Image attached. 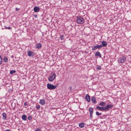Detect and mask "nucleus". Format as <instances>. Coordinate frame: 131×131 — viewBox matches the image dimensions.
Wrapping results in <instances>:
<instances>
[{"instance_id":"nucleus-31","label":"nucleus","mask_w":131,"mask_h":131,"mask_svg":"<svg viewBox=\"0 0 131 131\" xmlns=\"http://www.w3.org/2000/svg\"><path fill=\"white\" fill-rule=\"evenodd\" d=\"M16 11H18L19 10V9L17 8H16Z\"/></svg>"},{"instance_id":"nucleus-11","label":"nucleus","mask_w":131,"mask_h":131,"mask_svg":"<svg viewBox=\"0 0 131 131\" xmlns=\"http://www.w3.org/2000/svg\"><path fill=\"white\" fill-rule=\"evenodd\" d=\"M45 101L43 99L40 100L39 103L42 105H43L45 104Z\"/></svg>"},{"instance_id":"nucleus-35","label":"nucleus","mask_w":131,"mask_h":131,"mask_svg":"<svg viewBox=\"0 0 131 131\" xmlns=\"http://www.w3.org/2000/svg\"><path fill=\"white\" fill-rule=\"evenodd\" d=\"M70 6H69V5H68L67 6V7H69Z\"/></svg>"},{"instance_id":"nucleus-2","label":"nucleus","mask_w":131,"mask_h":131,"mask_svg":"<svg viewBox=\"0 0 131 131\" xmlns=\"http://www.w3.org/2000/svg\"><path fill=\"white\" fill-rule=\"evenodd\" d=\"M77 22L79 24H82L84 23V20L83 18L80 16H78L76 19Z\"/></svg>"},{"instance_id":"nucleus-5","label":"nucleus","mask_w":131,"mask_h":131,"mask_svg":"<svg viewBox=\"0 0 131 131\" xmlns=\"http://www.w3.org/2000/svg\"><path fill=\"white\" fill-rule=\"evenodd\" d=\"M126 58L124 56H122L120 57L118 60V62L120 63H123L126 60Z\"/></svg>"},{"instance_id":"nucleus-15","label":"nucleus","mask_w":131,"mask_h":131,"mask_svg":"<svg viewBox=\"0 0 131 131\" xmlns=\"http://www.w3.org/2000/svg\"><path fill=\"white\" fill-rule=\"evenodd\" d=\"M22 119L23 120H26L27 119V117L26 115L25 114L23 115L22 116Z\"/></svg>"},{"instance_id":"nucleus-6","label":"nucleus","mask_w":131,"mask_h":131,"mask_svg":"<svg viewBox=\"0 0 131 131\" xmlns=\"http://www.w3.org/2000/svg\"><path fill=\"white\" fill-rule=\"evenodd\" d=\"M94 110L93 108L91 107H89V112L90 113V117L91 118L92 117V114L93 113Z\"/></svg>"},{"instance_id":"nucleus-30","label":"nucleus","mask_w":131,"mask_h":131,"mask_svg":"<svg viewBox=\"0 0 131 131\" xmlns=\"http://www.w3.org/2000/svg\"><path fill=\"white\" fill-rule=\"evenodd\" d=\"M5 27V28L6 29H11V27Z\"/></svg>"},{"instance_id":"nucleus-14","label":"nucleus","mask_w":131,"mask_h":131,"mask_svg":"<svg viewBox=\"0 0 131 131\" xmlns=\"http://www.w3.org/2000/svg\"><path fill=\"white\" fill-rule=\"evenodd\" d=\"M34 52L31 51H28V56H34Z\"/></svg>"},{"instance_id":"nucleus-23","label":"nucleus","mask_w":131,"mask_h":131,"mask_svg":"<svg viewBox=\"0 0 131 131\" xmlns=\"http://www.w3.org/2000/svg\"><path fill=\"white\" fill-rule=\"evenodd\" d=\"M35 131H41V128L40 127H38L35 130Z\"/></svg>"},{"instance_id":"nucleus-3","label":"nucleus","mask_w":131,"mask_h":131,"mask_svg":"<svg viewBox=\"0 0 131 131\" xmlns=\"http://www.w3.org/2000/svg\"><path fill=\"white\" fill-rule=\"evenodd\" d=\"M57 87V85H54L49 83L47 85V88L50 90H54Z\"/></svg>"},{"instance_id":"nucleus-28","label":"nucleus","mask_w":131,"mask_h":131,"mask_svg":"<svg viewBox=\"0 0 131 131\" xmlns=\"http://www.w3.org/2000/svg\"><path fill=\"white\" fill-rule=\"evenodd\" d=\"M24 105L25 106H26L27 105V102H25L24 103Z\"/></svg>"},{"instance_id":"nucleus-33","label":"nucleus","mask_w":131,"mask_h":131,"mask_svg":"<svg viewBox=\"0 0 131 131\" xmlns=\"http://www.w3.org/2000/svg\"><path fill=\"white\" fill-rule=\"evenodd\" d=\"M34 16L36 18L37 17V15H36L35 16Z\"/></svg>"},{"instance_id":"nucleus-8","label":"nucleus","mask_w":131,"mask_h":131,"mask_svg":"<svg viewBox=\"0 0 131 131\" xmlns=\"http://www.w3.org/2000/svg\"><path fill=\"white\" fill-rule=\"evenodd\" d=\"M101 48V45H96L92 47V49L93 50H95L96 49L98 48L100 49Z\"/></svg>"},{"instance_id":"nucleus-12","label":"nucleus","mask_w":131,"mask_h":131,"mask_svg":"<svg viewBox=\"0 0 131 131\" xmlns=\"http://www.w3.org/2000/svg\"><path fill=\"white\" fill-rule=\"evenodd\" d=\"M91 100L94 103H97L95 98L94 96L91 97Z\"/></svg>"},{"instance_id":"nucleus-13","label":"nucleus","mask_w":131,"mask_h":131,"mask_svg":"<svg viewBox=\"0 0 131 131\" xmlns=\"http://www.w3.org/2000/svg\"><path fill=\"white\" fill-rule=\"evenodd\" d=\"M95 56L96 57L99 56L100 58H101V54L99 51H97L95 53Z\"/></svg>"},{"instance_id":"nucleus-20","label":"nucleus","mask_w":131,"mask_h":131,"mask_svg":"<svg viewBox=\"0 0 131 131\" xmlns=\"http://www.w3.org/2000/svg\"><path fill=\"white\" fill-rule=\"evenodd\" d=\"M16 72V71L14 70H11L10 71V74H13V73H15Z\"/></svg>"},{"instance_id":"nucleus-29","label":"nucleus","mask_w":131,"mask_h":131,"mask_svg":"<svg viewBox=\"0 0 131 131\" xmlns=\"http://www.w3.org/2000/svg\"><path fill=\"white\" fill-rule=\"evenodd\" d=\"M63 35H62L60 37V38H61V40H63Z\"/></svg>"},{"instance_id":"nucleus-17","label":"nucleus","mask_w":131,"mask_h":131,"mask_svg":"<svg viewBox=\"0 0 131 131\" xmlns=\"http://www.w3.org/2000/svg\"><path fill=\"white\" fill-rule=\"evenodd\" d=\"M36 48L38 49H40L42 45L40 43H38L36 45Z\"/></svg>"},{"instance_id":"nucleus-9","label":"nucleus","mask_w":131,"mask_h":131,"mask_svg":"<svg viewBox=\"0 0 131 131\" xmlns=\"http://www.w3.org/2000/svg\"><path fill=\"white\" fill-rule=\"evenodd\" d=\"M85 99L88 102H89L90 101V96L88 94H87L86 95Z\"/></svg>"},{"instance_id":"nucleus-21","label":"nucleus","mask_w":131,"mask_h":131,"mask_svg":"<svg viewBox=\"0 0 131 131\" xmlns=\"http://www.w3.org/2000/svg\"><path fill=\"white\" fill-rule=\"evenodd\" d=\"M96 114L99 117L100 116L99 115H101L102 114L101 113H99L98 112H96Z\"/></svg>"},{"instance_id":"nucleus-4","label":"nucleus","mask_w":131,"mask_h":131,"mask_svg":"<svg viewBox=\"0 0 131 131\" xmlns=\"http://www.w3.org/2000/svg\"><path fill=\"white\" fill-rule=\"evenodd\" d=\"M56 74L54 73H52L49 78L48 80L50 81H53L55 78Z\"/></svg>"},{"instance_id":"nucleus-32","label":"nucleus","mask_w":131,"mask_h":131,"mask_svg":"<svg viewBox=\"0 0 131 131\" xmlns=\"http://www.w3.org/2000/svg\"><path fill=\"white\" fill-rule=\"evenodd\" d=\"M11 58H13L14 57V56L13 55H12L11 57Z\"/></svg>"},{"instance_id":"nucleus-25","label":"nucleus","mask_w":131,"mask_h":131,"mask_svg":"<svg viewBox=\"0 0 131 131\" xmlns=\"http://www.w3.org/2000/svg\"><path fill=\"white\" fill-rule=\"evenodd\" d=\"M40 108V106L39 105H38L36 106V108L37 110H39Z\"/></svg>"},{"instance_id":"nucleus-18","label":"nucleus","mask_w":131,"mask_h":131,"mask_svg":"<svg viewBox=\"0 0 131 131\" xmlns=\"http://www.w3.org/2000/svg\"><path fill=\"white\" fill-rule=\"evenodd\" d=\"M2 115L3 116V119H6L7 118V116L6 113H3L2 114Z\"/></svg>"},{"instance_id":"nucleus-1","label":"nucleus","mask_w":131,"mask_h":131,"mask_svg":"<svg viewBox=\"0 0 131 131\" xmlns=\"http://www.w3.org/2000/svg\"><path fill=\"white\" fill-rule=\"evenodd\" d=\"M106 103L105 102H101L99 104V105L101 106L100 107L97 106L96 107V108L98 110L101 111L106 112L109 111L113 107V105L111 104H107L105 107L104 106L105 105Z\"/></svg>"},{"instance_id":"nucleus-34","label":"nucleus","mask_w":131,"mask_h":131,"mask_svg":"<svg viewBox=\"0 0 131 131\" xmlns=\"http://www.w3.org/2000/svg\"><path fill=\"white\" fill-rule=\"evenodd\" d=\"M5 131H10V130H9L7 129Z\"/></svg>"},{"instance_id":"nucleus-27","label":"nucleus","mask_w":131,"mask_h":131,"mask_svg":"<svg viewBox=\"0 0 131 131\" xmlns=\"http://www.w3.org/2000/svg\"><path fill=\"white\" fill-rule=\"evenodd\" d=\"M32 118V117L31 116H29L28 117V119L29 120H30Z\"/></svg>"},{"instance_id":"nucleus-36","label":"nucleus","mask_w":131,"mask_h":131,"mask_svg":"<svg viewBox=\"0 0 131 131\" xmlns=\"http://www.w3.org/2000/svg\"><path fill=\"white\" fill-rule=\"evenodd\" d=\"M69 126H70V127L71 126V125Z\"/></svg>"},{"instance_id":"nucleus-26","label":"nucleus","mask_w":131,"mask_h":131,"mask_svg":"<svg viewBox=\"0 0 131 131\" xmlns=\"http://www.w3.org/2000/svg\"><path fill=\"white\" fill-rule=\"evenodd\" d=\"M71 87L70 86L69 88V89L67 90V92L68 93L69 92H70L71 90Z\"/></svg>"},{"instance_id":"nucleus-19","label":"nucleus","mask_w":131,"mask_h":131,"mask_svg":"<svg viewBox=\"0 0 131 131\" xmlns=\"http://www.w3.org/2000/svg\"><path fill=\"white\" fill-rule=\"evenodd\" d=\"M3 61L4 62H7L8 59L6 57H5L3 58Z\"/></svg>"},{"instance_id":"nucleus-10","label":"nucleus","mask_w":131,"mask_h":131,"mask_svg":"<svg viewBox=\"0 0 131 131\" xmlns=\"http://www.w3.org/2000/svg\"><path fill=\"white\" fill-rule=\"evenodd\" d=\"M40 9L39 8L37 7H35L34 8V10L35 12H38L39 11Z\"/></svg>"},{"instance_id":"nucleus-24","label":"nucleus","mask_w":131,"mask_h":131,"mask_svg":"<svg viewBox=\"0 0 131 131\" xmlns=\"http://www.w3.org/2000/svg\"><path fill=\"white\" fill-rule=\"evenodd\" d=\"M2 58L1 56H0V64H1L2 61Z\"/></svg>"},{"instance_id":"nucleus-16","label":"nucleus","mask_w":131,"mask_h":131,"mask_svg":"<svg viewBox=\"0 0 131 131\" xmlns=\"http://www.w3.org/2000/svg\"><path fill=\"white\" fill-rule=\"evenodd\" d=\"M85 125V124L84 123H81L79 124V125L80 127L82 128L84 127Z\"/></svg>"},{"instance_id":"nucleus-7","label":"nucleus","mask_w":131,"mask_h":131,"mask_svg":"<svg viewBox=\"0 0 131 131\" xmlns=\"http://www.w3.org/2000/svg\"><path fill=\"white\" fill-rule=\"evenodd\" d=\"M102 45H101V48L102 47H105L107 45V42L104 41H102L101 42Z\"/></svg>"},{"instance_id":"nucleus-22","label":"nucleus","mask_w":131,"mask_h":131,"mask_svg":"<svg viewBox=\"0 0 131 131\" xmlns=\"http://www.w3.org/2000/svg\"><path fill=\"white\" fill-rule=\"evenodd\" d=\"M101 67L100 66H97V67L96 68V69L100 70L101 69Z\"/></svg>"}]
</instances>
